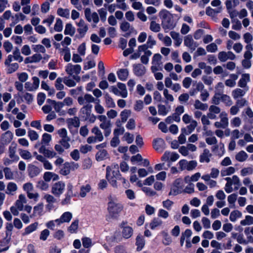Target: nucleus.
Returning a JSON list of instances; mask_svg holds the SVG:
<instances>
[{"label":"nucleus","instance_id":"obj_1","mask_svg":"<svg viewBox=\"0 0 253 253\" xmlns=\"http://www.w3.org/2000/svg\"><path fill=\"white\" fill-rule=\"evenodd\" d=\"M159 16L162 20V26L166 33L172 30L175 26L173 15L166 9H162L159 13Z\"/></svg>","mask_w":253,"mask_h":253},{"label":"nucleus","instance_id":"obj_2","mask_svg":"<svg viewBox=\"0 0 253 253\" xmlns=\"http://www.w3.org/2000/svg\"><path fill=\"white\" fill-rule=\"evenodd\" d=\"M123 209L122 204L117 199L112 197H109L107 210L111 216L117 217Z\"/></svg>","mask_w":253,"mask_h":253},{"label":"nucleus","instance_id":"obj_3","mask_svg":"<svg viewBox=\"0 0 253 253\" xmlns=\"http://www.w3.org/2000/svg\"><path fill=\"white\" fill-rule=\"evenodd\" d=\"M27 202L28 200L26 196L23 194H20L14 205L10 208L12 214L14 216L18 215L20 211L24 210V205H26Z\"/></svg>","mask_w":253,"mask_h":253},{"label":"nucleus","instance_id":"obj_4","mask_svg":"<svg viewBox=\"0 0 253 253\" xmlns=\"http://www.w3.org/2000/svg\"><path fill=\"white\" fill-rule=\"evenodd\" d=\"M224 179L227 181L224 190L227 193H230L233 191V185H234L235 190H238L241 185L240 179L237 175H234L232 177H227Z\"/></svg>","mask_w":253,"mask_h":253},{"label":"nucleus","instance_id":"obj_5","mask_svg":"<svg viewBox=\"0 0 253 253\" xmlns=\"http://www.w3.org/2000/svg\"><path fill=\"white\" fill-rule=\"evenodd\" d=\"M97 119L101 122L99 126L104 130L105 136L108 137L111 133L112 124L111 121L108 120L105 115H99Z\"/></svg>","mask_w":253,"mask_h":253},{"label":"nucleus","instance_id":"obj_6","mask_svg":"<svg viewBox=\"0 0 253 253\" xmlns=\"http://www.w3.org/2000/svg\"><path fill=\"white\" fill-rule=\"evenodd\" d=\"M182 192V180L180 178L176 179L169 193V196H176Z\"/></svg>","mask_w":253,"mask_h":253},{"label":"nucleus","instance_id":"obj_7","mask_svg":"<svg viewBox=\"0 0 253 253\" xmlns=\"http://www.w3.org/2000/svg\"><path fill=\"white\" fill-rule=\"evenodd\" d=\"M178 164L179 165V168L181 170H187L190 171L192 170L197 167V163L194 160L188 161L183 159L179 162Z\"/></svg>","mask_w":253,"mask_h":253},{"label":"nucleus","instance_id":"obj_8","mask_svg":"<svg viewBox=\"0 0 253 253\" xmlns=\"http://www.w3.org/2000/svg\"><path fill=\"white\" fill-rule=\"evenodd\" d=\"M65 184L63 181H58L53 184L51 193L56 197H59L64 192Z\"/></svg>","mask_w":253,"mask_h":253},{"label":"nucleus","instance_id":"obj_9","mask_svg":"<svg viewBox=\"0 0 253 253\" xmlns=\"http://www.w3.org/2000/svg\"><path fill=\"white\" fill-rule=\"evenodd\" d=\"M200 91L201 92L200 95H210L208 91L204 89V85L203 83L202 82L197 83L196 82L193 84L192 88L190 91V95H194Z\"/></svg>","mask_w":253,"mask_h":253},{"label":"nucleus","instance_id":"obj_10","mask_svg":"<svg viewBox=\"0 0 253 253\" xmlns=\"http://www.w3.org/2000/svg\"><path fill=\"white\" fill-rule=\"evenodd\" d=\"M220 121L216 122L214 123V126L216 128H225L228 126V119L227 114L225 112H222L220 114Z\"/></svg>","mask_w":253,"mask_h":253},{"label":"nucleus","instance_id":"obj_11","mask_svg":"<svg viewBox=\"0 0 253 253\" xmlns=\"http://www.w3.org/2000/svg\"><path fill=\"white\" fill-rule=\"evenodd\" d=\"M184 44L185 46L189 47L191 52L194 51L196 48L198 46L196 42H194L192 36L191 35H188L184 37Z\"/></svg>","mask_w":253,"mask_h":253},{"label":"nucleus","instance_id":"obj_12","mask_svg":"<svg viewBox=\"0 0 253 253\" xmlns=\"http://www.w3.org/2000/svg\"><path fill=\"white\" fill-rule=\"evenodd\" d=\"M81 66L79 64L73 65L71 63H68L66 66L65 71L69 75L71 76L75 73L76 75H78L81 71Z\"/></svg>","mask_w":253,"mask_h":253},{"label":"nucleus","instance_id":"obj_13","mask_svg":"<svg viewBox=\"0 0 253 253\" xmlns=\"http://www.w3.org/2000/svg\"><path fill=\"white\" fill-rule=\"evenodd\" d=\"M92 106L89 104H87L81 109V112L85 115V116H84L86 119L87 117H89V122L93 123L96 120V117L94 115H90L91 108Z\"/></svg>","mask_w":253,"mask_h":253},{"label":"nucleus","instance_id":"obj_14","mask_svg":"<svg viewBox=\"0 0 253 253\" xmlns=\"http://www.w3.org/2000/svg\"><path fill=\"white\" fill-rule=\"evenodd\" d=\"M85 17L88 22H91V17L94 23H97L99 21V18L97 13L95 12L91 13V10L89 8H86L84 10Z\"/></svg>","mask_w":253,"mask_h":253},{"label":"nucleus","instance_id":"obj_15","mask_svg":"<svg viewBox=\"0 0 253 253\" xmlns=\"http://www.w3.org/2000/svg\"><path fill=\"white\" fill-rule=\"evenodd\" d=\"M179 155L176 153L166 151L162 156V160L165 162L169 161L175 162L179 158Z\"/></svg>","mask_w":253,"mask_h":253},{"label":"nucleus","instance_id":"obj_16","mask_svg":"<svg viewBox=\"0 0 253 253\" xmlns=\"http://www.w3.org/2000/svg\"><path fill=\"white\" fill-rule=\"evenodd\" d=\"M153 147L159 152H162L166 148L164 140L160 138H156L153 140Z\"/></svg>","mask_w":253,"mask_h":253},{"label":"nucleus","instance_id":"obj_17","mask_svg":"<svg viewBox=\"0 0 253 253\" xmlns=\"http://www.w3.org/2000/svg\"><path fill=\"white\" fill-rule=\"evenodd\" d=\"M133 72L137 77H142L146 72L145 67L141 64H135L133 65Z\"/></svg>","mask_w":253,"mask_h":253},{"label":"nucleus","instance_id":"obj_18","mask_svg":"<svg viewBox=\"0 0 253 253\" xmlns=\"http://www.w3.org/2000/svg\"><path fill=\"white\" fill-rule=\"evenodd\" d=\"M13 136V133L11 131L7 130L1 134L0 141L2 144L7 145L10 143Z\"/></svg>","mask_w":253,"mask_h":253},{"label":"nucleus","instance_id":"obj_19","mask_svg":"<svg viewBox=\"0 0 253 253\" xmlns=\"http://www.w3.org/2000/svg\"><path fill=\"white\" fill-rule=\"evenodd\" d=\"M17 144L12 143L8 149L9 158L14 161H18L19 159V156L16 154Z\"/></svg>","mask_w":253,"mask_h":253},{"label":"nucleus","instance_id":"obj_20","mask_svg":"<svg viewBox=\"0 0 253 253\" xmlns=\"http://www.w3.org/2000/svg\"><path fill=\"white\" fill-rule=\"evenodd\" d=\"M73 217L72 213L70 211L64 212L59 218L56 219V221L58 222L60 225L63 223H69Z\"/></svg>","mask_w":253,"mask_h":253},{"label":"nucleus","instance_id":"obj_21","mask_svg":"<svg viewBox=\"0 0 253 253\" xmlns=\"http://www.w3.org/2000/svg\"><path fill=\"white\" fill-rule=\"evenodd\" d=\"M121 226L123 228L122 235L123 237L126 239L129 238L133 234L132 228L130 226L126 225L125 223H122Z\"/></svg>","mask_w":253,"mask_h":253},{"label":"nucleus","instance_id":"obj_22","mask_svg":"<svg viewBox=\"0 0 253 253\" xmlns=\"http://www.w3.org/2000/svg\"><path fill=\"white\" fill-rule=\"evenodd\" d=\"M46 103H49L50 105H52V108H53L57 113H59L61 109L64 106V104L62 103V102H56L50 99H47Z\"/></svg>","mask_w":253,"mask_h":253},{"label":"nucleus","instance_id":"obj_23","mask_svg":"<svg viewBox=\"0 0 253 253\" xmlns=\"http://www.w3.org/2000/svg\"><path fill=\"white\" fill-rule=\"evenodd\" d=\"M18 189L17 185L13 182H9L7 185L5 193L10 195H14Z\"/></svg>","mask_w":253,"mask_h":253},{"label":"nucleus","instance_id":"obj_24","mask_svg":"<svg viewBox=\"0 0 253 253\" xmlns=\"http://www.w3.org/2000/svg\"><path fill=\"white\" fill-rule=\"evenodd\" d=\"M250 81V76L248 73H245L242 75L241 78L239 80L238 84V86L244 88L246 86L248 82Z\"/></svg>","mask_w":253,"mask_h":253},{"label":"nucleus","instance_id":"obj_25","mask_svg":"<svg viewBox=\"0 0 253 253\" xmlns=\"http://www.w3.org/2000/svg\"><path fill=\"white\" fill-rule=\"evenodd\" d=\"M197 126V122L195 120H192L191 123H190V125H188L186 128H182L181 131H182L183 133H185V134L188 135L194 130Z\"/></svg>","mask_w":253,"mask_h":253},{"label":"nucleus","instance_id":"obj_26","mask_svg":"<svg viewBox=\"0 0 253 253\" xmlns=\"http://www.w3.org/2000/svg\"><path fill=\"white\" fill-rule=\"evenodd\" d=\"M119 79L122 81H125L128 76V71L127 69H120L117 72Z\"/></svg>","mask_w":253,"mask_h":253},{"label":"nucleus","instance_id":"obj_27","mask_svg":"<svg viewBox=\"0 0 253 253\" xmlns=\"http://www.w3.org/2000/svg\"><path fill=\"white\" fill-rule=\"evenodd\" d=\"M211 155L208 149H205L203 154L200 156V161L201 163H209Z\"/></svg>","mask_w":253,"mask_h":253},{"label":"nucleus","instance_id":"obj_28","mask_svg":"<svg viewBox=\"0 0 253 253\" xmlns=\"http://www.w3.org/2000/svg\"><path fill=\"white\" fill-rule=\"evenodd\" d=\"M78 100L81 105L93 102L95 100L92 96H80Z\"/></svg>","mask_w":253,"mask_h":253},{"label":"nucleus","instance_id":"obj_29","mask_svg":"<svg viewBox=\"0 0 253 253\" xmlns=\"http://www.w3.org/2000/svg\"><path fill=\"white\" fill-rule=\"evenodd\" d=\"M109 169V171L112 177L117 178L120 175L119 171L118 169V167L116 168V166H108L106 168V174L107 173V169Z\"/></svg>","mask_w":253,"mask_h":253},{"label":"nucleus","instance_id":"obj_30","mask_svg":"<svg viewBox=\"0 0 253 253\" xmlns=\"http://www.w3.org/2000/svg\"><path fill=\"white\" fill-rule=\"evenodd\" d=\"M91 132L95 135V137L98 141H102L104 137L101 131L99 129L98 126H94L91 129Z\"/></svg>","mask_w":253,"mask_h":253},{"label":"nucleus","instance_id":"obj_31","mask_svg":"<svg viewBox=\"0 0 253 253\" xmlns=\"http://www.w3.org/2000/svg\"><path fill=\"white\" fill-rule=\"evenodd\" d=\"M136 245L137 246V251H141L145 245V240L144 237L140 235L137 236L136 239Z\"/></svg>","mask_w":253,"mask_h":253},{"label":"nucleus","instance_id":"obj_32","mask_svg":"<svg viewBox=\"0 0 253 253\" xmlns=\"http://www.w3.org/2000/svg\"><path fill=\"white\" fill-rule=\"evenodd\" d=\"M91 186L88 184L82 186L80 188L79 196L82 198L85 197L87 193L91 191Z\"/></svg>","mask_w":253,"mask_h":253},{"label":"nucleus","instance_id":"obj_33","mask_svg":"<svg viewBox=\"0 0 253 253\" xmlns=\"http://www.w3.org/2000/svg\"><path fill=\"white\" fill-rule=\"evenodd\" d=\"M31 0H21V5L23 6V12L25 14H29L31 11V6L29 5Z\"/></svg>","mask_w":253,"mask_h":253},{"label":"nucleus","instance_id":"obj_34","mask_svg":"<svg viewBox=\"0 0 253 253\" xmlns=\"http://www.w3.org/2000/svg\"><path fill=\"white\" fill-rule=\"evenodd\" d=\"M248 158V155L244 151H241L235 156L236 160L240 162L245 161Z\"/></svg>","mask_w":253,"mask_h":253},{"label":"nucleus","instance_id":"obj_35","mask_svg":"<svg viewBox=\"0 0 253 253\" xmlns=\"http://www.w3.org/2000/svg\"><path fill=\"white\" fill-rule=\"evenodd\" d=\"M43 205L40 203L34 208V215L35 216H41L43 214Z\"/></svg>","mask_w":253,"mask_h":253},{"label":"nucleus","instance_id":"obj_36","mask_svg":"<svg viewBox=\"0 0 253 253\" xmlns=\"http://www.w3.org/2000/svg\"><path fill=\"white\" fill-rule=\"evenodd\" d=\"M235 172V169L233 167H229L225 169H222L221 170V176H225L227 175H230L233 174Z\"/></svg>","mask_w":253,"mask_h":253},{"label":"nucleus","instance_id":"obj_37","mask_svg":"<svg viewBox=\"0 0 253 253\" xmlns=\"http://www.w3.org/2000/svg\"><path fill=\"white\" fill-rule=\"evenodd\" d=\"M75 33V28L72 26V24L67 23L65 26L64 33L65 35H69L73 36Z\"/></svg>","mask_w":253,"mask_h":253},{"label":"nucleus","instance_id":"obj_38","mask_svg":"<svg viewBox=\"0 0 253 253\" xmlns=\"http://www.w3.org/2000/svg\"><path fill=\"white\" fill-rule=\"evenodd\" d=\"M242 215V212L238 210L232 211L230 214L229 219L232 222H235L238 218L241 217Z\"/></svg>","mask_w":253,"mask_h":253},{"label":"nucleus","instance_id":"obj_39","mask_svg":"<svg viewBox=\"0 0 253 253\" xmlns=\"http://www.w3.org/2000/svg\"><path fill=\"white\" fill-rule=\"evenodd\" d=\"M79 226V220L78 219L75 220L73 221L70 226L68 228V231L70 233H76L77 232Z\"/></svg>","mask_w":253,"mask_h":253},{"label":"nucleus","instance_id":"obj_40","mask_svg":"<svg viewBox=\"0 0 253 253\" xmlns=\"http://www.w3.org/2000/svg\"><path fill=\"white\" fill-rule=\"evenodd\" d=\"M67 123L69 127H78L80 126V121L77 117L68 119Z\"/></svg>","mask_w":253,"mask_h":253},{"label":"nucleus","instance_id":"obj_41","mask_svg":"<svg viewBox=\"0 0 253 253\" xmlns=\"http://www.w3.org/2000/svg\"><path fill=\"white\" fill-rule=\"evenodd\" d=\"M253 173V167L250 166L244 168L241 170L240 174L242 176H246L252 175Z\"/></svg>","mask_w":253,"mask_h":253},{"label":"nucleus","instance_id":"obj_42","mask_svg":"<svg viewBox=\"0 0 253 253\" xmlns=\"http://www.w3.org/2000/svg\"><path fill=\"white\" fill-rule=\"evenodd\" d=\"M107 152L106 150H100L96 154V159L97 161H102L107 158Z\"/></svg>","mask_w":253,"mask_h":253},{"label":"nucleus","instance_id":"obj_43","mask_svg":"<svg viewBox=\"0 0 253 253\" xmlns=\"http://www.w3.org/2000/svg\"><path fill=\"white\" fill-rule=\"evenodd\" d=\"M57 14L61 17L68 18L69 17L70 12L67 8H58L57 11Z\"/></svg>","mask_w":253,"mask_h":253},{"label":"nucleus","instance_id":"obj_44","mask_svg":"<svg viewBox=\"0 0 253 253\" xmlns=\"http://www.w3.org/2000/svg\"><path fill=\"white\" fill-rule=\"evenodd\" d=\"M236 101V105L238 107L241 108L246 105L247 101L242 98V96H234Z\"/></svg>","mask_w":253,"mask_h":253},{"label":"nucleus","instance_id":"obj_45","mask_svg":"<svg viewBox=\"0 0 253 253\" xmlns=\"http://www.w3.org/2000/svg\"><path fill=\"white\" fill-rule=\"evenodd\" d=\"M237 195L236 194H232L228 196L227 201L229 204V207L231 208L235 207V203L237 200Z\"/></svg>","mask_w":253,"mask_h":253},{"label":"nucleus","instance_id":"obj_46","mask_svg":"<svg viewBox=\"0 0 253 253\" xmlns=\"http://www.w3.org/2000/svg\"><path fill=\"white\" fill-rule=\"evenodd\" d=\"M88 27L86 25H85L83 28H78L77 31L79 33V35H76V37L78 39L83 38L85 36Z\"/></svg>","mask_w":253,"mask_h":253},{"label":"nucleus","instance_id":"obj_47","mask_svg":"<svg viewBox=\"0 0 253 253\" xmlns=\"http://www.w3.org/2000/svg\"><path fill=\"white\" fill-rule=\"evenodd\" d=\"M7 67V73L11 74L15 72L19 68V65L17 63L9 64L5 65Z\"/></svg>","mask_w":253,"mask_h":253},{"label":"nucleus","instance_id":"obj_48","mask_svg":"<svg viewBox=\"0 0 253 253\" xmlns=\"http://www.w3.org/2000/svg\"><path fill=\"white\" fill-rule=\"evenodd\" d=\"M240 224L242 226L253 224V217L251 215H246L245 218L240 221Z\"/></svg>","mask_w":253,"mask_h":253},{"label":"nucleus","instance_id":"obj_49","mask_svg":"<svg viewBox=\"0 0 253 253\" xmlns=\"http://www.w3.org/2000/svg\"><path fill=\"white\" fill-rule=\"evenodd\" d=\"M71 139L69 137L61 138L59 143L65 149H68L70 147L69 142Z\"/></svg>","mask_w":253,"mask_h":253},{"label":"nucleus","instance_id":"obj_50","mask_svg":"<svg viewBox=\"0 0 253 253\" xmlns=\"http://www.w3.org/2000/svg\"><path fill=\"white\" fill-rule=\"evenodd\" d=\"M13 56L15 60L21 62L23 60V58L20 55V50L18 47H16L13 52Z\"/></svg>","mask_w":253,"mask_h":253},{"label":"nucleus","instance_id":"obj_51","mask_svg":"<svg viewBox=\"0 0 253 253\" xmlns=\"http://www.w3.org/2000/svg\"><path fill=\"white\" fill-rule=\"evenodd\" d=\"M163 223L161 219L158 218H155L153 219L150 224V227L151 229H154L158 226H161Z\"/></svg>","mask_w":253,"mask_h":253},{"label":"nucleus","instance_id":"obj_52","mask_svg":"<svg viewBox=\"0 0 253 253\" xmlns=\"http://www.w3.org/2000/svg\"><path fill=\"white\" fill-rule=\"evenodd\" d=\"M23 189L25 191L29 199H32V184L30 183H27L23 185Z\"/></svg>","mask_w":253,"mask_h":253},{"label":"nucleus","instance_id":"obj_53","mask_svg":"<svg viewBox=\"0 0 253 253\" xmlns=\"http://www.w3.org/2000/svg\"><path fill=\"white\" fill-rule=\"evenodd\" d=\"M142 190L145 193L147 196L153 197L157 195V193L155 191L148 187H143Z\"/></svg>","mask_w":253,"mask_h":253},{"label":"nucleus","instance_id":"obj_54","mask_svg":"<svg viewBox=\"0 0 253 253\" xmlns=\"http://www.w3.org/2000/svg\"><path fill=\"white\" fill-rule=\"evenodd\" d=\"M150 29L154 32H158L161 30L160 25L155 21H152L150 23Z\"/></svg>","mask_w":253,"mask_h":253},{"label":"nucleus","instance_id":"obj_55","mask_svg":"<svg viewBox=\"0 0 253 253\" xmlns=\"http://www.w3.org/2000/svg\"><path fill=\"white\" fill-rule=\"evenodd\" d=\"M54 29L56 32H60L62 31L63 29L62 21L59 18L56 19V22L54 25Z\"/></svg>","mask_w":253,"mask_h":253},{"label":"nucleus","instance_id":"obj_56","mask_svg":"<svg viewBox=\"0 0 253 253\" xmlns=\"http://www.w3.org/2000/svg\"><path fill=\"white\" fill-rule=\"evenodd\" d=\"M194 106L195 108L202 110H206L208 108V106L207 104L203 103L199 100H196L195 101Z\"/></svg>","mask_w":253,"mask_h":253},{"label":"nucleus","instance_id":"obj_57","mask_svg":"<svg viewBox=\"0 0 253 253\" xmlns=\"http://www.w3.org/2000/svg\"><path fill=\"white\" fill-rule=\"evenodd\" d=\"M83 246L85 248H89L92 246L91 239L88 237H84L82 239Z\"/></svg>","mask_w":253,"mask_h":253},{"label":"nucleus","instance_id":"obj_58","mask_svg":"<svg viewBox=\"0 0 253 253\" xmlns=\"http://www.w3.org/2000/svg\"><path fill=\"white\" fill-rule=\"evenodd\" d=\"M109 169H107V173L106 174V177L108 181L109 182V183L113 186V187H117V181L116 180V178L115 177H112L110 175L109 171Z\"/></svg>","mask_w":253,"mask_h":253},{"label":"nucleus","instance_id":"obj_59","mask_svg":"<svg viewBox=\"0 0 253 253\" xmlns=\"http://www.w3.org/2000/svg\"><path fill=\"white\" fill-rule=\"evenodd\" d=\"M70 170L71 169H69V167L66 162L63 164V167L61 169L60 172L63 175H67L70 173Z\"/></svg>","mask_w":253,"mask_h":253},{"label":"nucleus","instance_id":"obj_60","mask_svg":"<svg viewBox=\"0 0 253 253\" xmlns=\"http://www.w3.org/2000/svg\"><path fill=\"white\" fill-rule=\"evenodd\" d=\"M5 177L6 179H13L14 178L13 173L8 168H5L3 169Z\"/></svg>","mask_w":253,"mask_h":253},{"label":"nucleus","instance_id":"obj_61","mask_svg":"<svg viewBox=\"0 0 253 253\" xmlns=\"http://www.w3.org/2000/svg\"><path fill=\"white\" fill-rule=\"evenodd\" d=\"M201 121L203 125L204 130H206L208 128V126L210 124L209 118L207 116L204 115L202 116Z\"/></svg>","mask_w":253,"mask_h":253},{"label":"nucleus","instance_id":"obj_62","mask_svg":"<svg viewBox=\"0 0 253 253\" xmlns=\"http://www.w3.org/2000/svg\"><path fill=\"white\" fill-rule=\"evenodd\" d=\"M106 106L108 108H114L115 103L113 99L110 96H106L105 98Z\"/></svg>","mask_w":253,"mask_h":253},{"label":"nucleus","instance_id":"obj_63","mask_svg":"<svg viewBox=\"0 0 253 253\" xmlns=\"http://www.w3.org/2000/svg\"><path fill=\"white\" fill-rule=\"evenodd\" d=\"M173 204L174 203L169 199H167L162 202L163 207L168 210H170L171 209Z\"/></svg>","mask_w":253,"mask_h":253},{"label":"nucleus","instance_id":"obj_64","mask_svg":"<svg viewBox=\"0 0 253 253\" xmlns=\"http://www.w3.org/2000/svg\"><path fill=\"white\" fill-rule=\"evenodd\" d=\"M19 154L23 159L25 160L29 159L31 157L30 152L25 150H20Z\"/></svg>","mask_w":253,"mask_h":253}]
</instances>
